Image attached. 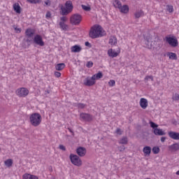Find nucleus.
<instances>
[{
	"instance_id": "dca6fc26",
	"label": "nucleus",
	"mask_w": 179,
	"mask_h": 179,
	"mask_svg": "<svg viewBox=\"0 0 179 179\" xmlns=\"http://www.w3.org/2000/svg\"><path fill=\"white\" fill-rule=\"evenodd\" d=\"M140 106L141 108L145 110L148 107V99L145 98H141L140 99Z\"/></svg>"
},
{
	"instance_id": "4d7b16f0",
	"label": "nucleus",
	"mask_w": 179,
	"mask_h": 179,
	"mask_svg": "<svg viewBox=\"0 0 179 179\" xmlns=\"http://www.w3.org/2000/svg\"><path fill=\"white\" fill-rule=\"evenodd\" d=\"M69 131L72 133V135H73V131H72V129H71V128H69Z\"/></svg>"
},
{
	"instance_id": "b1692460",
	"label": "nucleus",
	"mask_w": 179,
	"mask_h": 179,
	"mask_svg": "<svg viewBox=\"0 0 179 179\" xmlns=\"http://www.w3.org/2000/svg\"><path fill=\"white\" fill-rule=\"evenodd\" d=\"M108 55L112 58H115V57H118V53L117 52L113 51V49H110L108 51Z\"/></svg>"
},
{
	"instance_id": "473e14b6",
	"label": "nucleus",
	"mask_w": 179,
	"mask_h": 179,
	"mask_svg": "<svg viewBox=\"0 0 179 179\" xmlns=\"http://www.w3.org/2000/svg\"><path fill=\"white\" fill-rule=\"evenodd\" d=\"M167 55L169 57V59H177V54L176 53L169 52Z\"/></svg>"
},
{
	"instance_id": "c9c22d12",
	"label": "nucleus",
	"mask_w": 179,
	"mask_h": 179,
	"mask_svg": "<svg viewBox=\"0 0 179 179\" xmlns=\"http://www.w3.org/2000/svg\"><path fill=\"white\" fill-rule=\"evenodd\" d=\"M152 152L154 155H157L160 152V148L159 147H154L152 148Z\"/></svg>"
},
{
	"instance_id": "2eb2a0df",
	"label": "nucleus",
	"mask_w": 179,
	"mask_h": 179,
	"mask_svg": "<svg viewBox=\"0 0 179 179\" xmlns=\"http://www.w3.org/2000/svg\"><path fill=\"white\" fill-rule=\"evenodd\" d=\"M153 134L158 136H163L166 135V132H164L163 129L158 128L155 129V130H153Z\"/></svg>"
},
{
	"instance_id": "f257e3e1",
	"label": "nucleus",
	"mask_w": 179,
	"mask_h": 179,
	"mask_svg": "<svg viewBox=\"0 0 179 179\" xmlns=\"http://www.w3.org/2000/svg\"><path fill=\"white\" fill-rule=\"evenodd\" d=\"M41 121H43V117L38 113H32L29 116V122L32 127H39L41 124Z\"/></svg>"
},
{
	"instance_id": "a211bd4d",
	"label": "nucleus",
	"mask_w": 179,
	"mask_h": 179,
	"mask_svg": "<svg viewBox=\"0 0 179 179\" xmlns=\"http://www.w3.org/2000/svg\"><path fill=\"white\" fill-rule=\"evenodd\" d=\"M169 150H172L173 152H177V150H179V143H176L171 145H169Z\"/></svg>"
},
{
	"instance_id": "37998d69",
	"label": "nucleus",
	"mask_w": 179,
	"mask_h": 179,
	"mask_svg": "<svg viewBox=\"0 0 179 179\" xmlns=\"http://www.w3.org/2000/svg\"><path fill=\"white\" fill-rule=\"evenodd\" d=\"M86 66L87 68H92V66H93V62L92 61L87 62L86 64Z\"/></svg>"
},
{
	"instance_id": "7c9ffc66",
	"label": "nucleus",
	"mask_w": 179,
	"mask_h": 179,
	"mask_svg": "<svg viewBox=\"0 0 179 179\" xmlns=\"http://www.w3.org/2000/svg\"><path fill=\"white\" fill-rule=\"evenodd\" d=\"M113 6L115 8H118V9H120V8L122 6V4H121V1H120V0H115L113 2Z\"/></svg>"
},
{
	"instance_id": "2f4dec72",
	"label": "nucleus",
	"mask_w": 179,
	"mask_h": 179,
	"mask_svg": "<svg viewBox=\"0 0 179 179\" xmlns=\"http://www.w3.org/2000/svg\"><path fill=\"white\" fill-rule=\"evenodd\" d=\"M60 29L62 30L66 31L68 30V24H65L64 22H59Z\"/></svg>"
},
{
	"instance_id": "603ef678",
	"label": "nucleus",
	"mask_w": 179,
	"mask_h": 179,
	"mask_svg": "<svg viewBox=\"0 0 179 179\" xmlns=\"http://www.w3.org/2000/svg\"><path fill=\"white\" fill-rule=\"evenodd\" d=\"M60 20L62 21V22H66V20H67V19H66V17H62L61 18H60Z\"/></svg>"
},
{
	"instance_id": "423d86ee",
	"label": "nucleus",
	"mask_w": 179,
	"mask_h": 179,
	"mask_svg": "<svg viewBox=\"0 0 179 179\" xmlns=\"http://www.w3.org/2000/svg\"><path fill=\"white\" fill-rule=\"evenodd\" d=\"M163 47V41L159 38V37H155L153 40L152 48L155 50H160Z\"/></svg>"
},
{
	"instance_id": "13d9d810",
	"label": "nucleus",
	"mask_w": 179,
	"mask_h": 179,
	"mask_svg": "<svg viewBox=\"0 0 179 179\" xmlns=\"http://www.w3.org/2000/svg\"><path fill=\"white\" fill-rule=\"evenodd\" d=\"M45 92L48 93V94H50V90H46Z\"/></svg>"
},
{
	"instance_id": "ea45409f",
	"label": "nucleus",
	"mask_w": 179,
	"mask_h": 179,
	"mask_svg": "<svg viewBox=\"0 0 179 179\" xmlns=\"http://www.w3.org/2000/svg\"><path fill=\"white\" fill-rule=\"evenodd\" d=\"M149 79H150L152 80V82H153V76H147L145 78V83H148V80H149Z\"/></svg>"
},
{
	"instance_id": "5701e85b",
	"label": "nucleus",
	"mask_w": 179,
	"mask_h": 179,
	"mask_svg": "<svg viewBox=\"0 0 179 179\" xmlns=\"http://www.w3.org/2000/svg\"><path fill=\"white\" fill-rule=\"evenodd\" d=\"M61 10H62L61 15H62V16H65V15H69V13H71L66 8L64 7V6H61Z\"/></svg>"
},
{
	"instance_id": "6ab92c4d",
	"label": "nucleus",
	"mask_w": 179,
	"mask_h": 179,
	"mask_svg": "<svg viewBox=\"0 0 179 179\" xmlns=\"http://www.w3.org/2000/svg\"><path fill=\"white\" fill-rule=\"evenodd\" d=\"M22 179H38V177L30 173H25L23 175Z\"/></svg>"
},
{
	"instance_id": "9d476101",
	"label": "nucleus",
	"mask_w": 179,
	"mask_h": 179,
	"mask_svg": "<svg viewBox=\"0 0 179 179\" xmlns=\"http://www.w3.org/2000/svg\"><path fill=\"white\" fill-rule=\"evenodd\" d=\"M80 118L82 121H85V122L93 121V116L89 113H80Z\"/></svg>"
},
{
	"instance_id": "f704fd0d",
	"label": "nucleus",
	"mask_w": 179,
	"mask_h": 179,
	"mask_svg": "<svg viewBox=\"0 0 179 179\" xmlns=\"http://www.w3.org/2000/svg\"><path fill=\"white\" fill-rule=\"evenodd\" d=\"M150 125L151 128H152L153 131H155V129H157V128L159 127V125L153 122H150Z\"/></svg>"
},
{
	"instance_id": "c85d7f7f",
	"label": "nucleus",
	"mask_w": 179,
	"mask_h": 179,
	"mask_svg": "<svg viewBox=\"0 0 179 179\" xmlns=\"http://www.w3.org/2000/svg\"><path fill=\"white\" fill-rule=\"evenodd\" d=\"M13 9L15 12H16V13H21L20 6L19 5V3H14Z\"/></svg>"
},
{
	"instance_id": "393cba45",
	"label": "nucleus",
	"mask_w": 179,
	"mask_h": 179,
	"mask_svg": "<svg viewBox=\"0 0 179 179\" xmlns=\"http://www.w3.org/2000/svg\"><path fill=\"white\" fill-rule=\"evenodd\" d=\"M109 44H110V45H116L117 38L115 36H110L109 38Z\"/></svg>"
},
{
	"instance_id": "f03ea898",
	"label": "nucleus",
	"mask_w": 179,
	"mask_h": 179,
	"mask_svg": "<svg viewBox=\"0 0 179 179\" xmlns=\"http://www.w3.org/2000/svg\"><path fill=\"white\" fill-rule=\"evenodd\" d=\"M103 36V28L101 26H94L91 28L90 31V37L91 38H97V37H101Z\"/></svg>"
},
{
	"instance_id": "1a4fd4ad",
	"label": "nucleus",
	"mask_w": 179,
	"mask_h": 179,
	"mask_svg": "<svg viewBox=\"0 0 179 179\" xmlns=\"http://www.w3.org/2000/svg\"><path fill=\"white\" fill-rule=\"evenodd\" d=\"M96 76H92L90 78L87 77L84 80V85L85 86H93L96 83Z\"/></svg>"
},
{
	"instance_id": "0eeeda50",
	"label": "nucleus",
	"mask_w": 179,
	"mask_h": 179,
	"mask_svg": "<svg viewBox=\"0 0 179 179\" xmlns=\"http://www.w3.org/2000/svg\"><path fill=\"white\" fill-rule=\"evenodd\" d=\"M15 93L19 97H26L29 94V90L24 87L19 88L15 91Z\"/></svg>"
},
{
	"instance_id": "412c9836",
	"label": "nucleus",
	"mask_w": 179,
	"mask_h": 179,
	"mask_svg": "<svg viewBox=\"0 0 179 179\" xmlns=\"http://www.w3.org/2000/svg\"><path fill=\"white\" fill-rule=\"evenodd\" d=\"M71 52H80L82 51V48L80 45H75L71 48Z\"/></svg>"
},
{
	"instance_id": "20e7f679",
	"label": "nucleus",
	"mask_w": 179,
	"mask_h": 179,
	"mask_svg": "<svg viewBox=\"0 0 179 179\" xmlns=\"http://www.w3.org/2000/svg\"><path fill=\"white\" fill-rule=\"evenodd\" d=\"M166 41L171 45V47H178V40H177V38L176 36H166Z\"/></svg>"
},
{
	"instance_id": "c03bdc74",
	"label": "nucleus",
	"mask_w": 179,
	"mask_h": 179,
	"mask_svg": "<svg viewBox=\"0 0 179 179\" xmlns=\"http://www.w3.org/2000/svg\"><path fill=\"white\" fill-rule=\"evenodd\" d=\"M77 107L78 108H85V107H86V104H85V103H78Z\"/></svg>"
},
{
	"instance_id": "a18cd8bd",
	"label": "nucleus",
	"mask_w": 179,
	"mask_h": 179,
	"mask_svg": "<svg viewBox=\"0 0 179 179\" xmlns=\"http://www.w3.org/2000/svg\"><path fill=\"white\" fill-rule=\"evenodd\" d=\"M118 150L120 152H124L125 150V146L124 145H120L118 147Z\"/></svg>"
},
{
	"instance_id": "49530a36",
	"label": "nucleus",
	"mask_w": 179,
	"mask_h": 179,
	"mask_svg": "<svg viewBox=\"0 0 179 179\" xmlns=\"http://www.w3.org/2000/svg\"><path fill=\"white\" fill-rule=\"evenodd\" d=\"M59 149H60V150H63V152H65V150H66V148L64 145H59Z\"/></svg>"
},
{
	"instance_id": "8fccbe9b",
	"label": "nucleus",
	"mask_w": 179,
	"mask_h": 179,
	"mask_svg": "<svg viewBox=\"0 0 179 179\" xmlns=\"http://www.w3.org/2000/svg\"><path fill=\"white\" fill-rule=\"evenodd\" d=\"M55 76H56V78H61V73H59L58 71H55Z\"/></svg>"
},
{
	"instance_id": "79ce46f5",
	"label": "nucleus",
	"mask_w": 179,
	"mask_h": 179,
	"mask_svg": "<svg viewBox=\"0 0 179 179\" xmlns=\"http://www.w3.org/2000/svg\"><path fill=\"white\" fill-rule=\"evenodd\" d=\"M108 85L109 86H110L111 87L113 86H115V80H110L109 82H108Z\"/></svg>"
},
{
	"instance_id": "aec40b11",
	"label": "nucleus",
	"mask_w": 179,
	"mask_h": 179,
	"mask_svg": "<svg viewBox=\"0 0 179 179\" xmlns=\"http://www.w3.org/2000/svg\"><path fill=\"white\" fill-rule=\"evenodd\" d=\"M121 13H128L129 12V7L127 5H124L119 8Z\"/></svg>"
},
{
	"instance_id": "e433bc0d",
	"label": "nucleus",
	"mask_w": 179,
	"mask_h": 179,
	"mask_svg": "<svg viewBox=\"0 0 179 179\" xmlns=\"http://www.w3.org/2000/svg\"><path fill=\"white\" fill-rule=\"evenodd\" d=\"M81 6L83 10H86L87 12L90 11L92 9L90 6H87L82 5Z\"/></svg>"
},
{
	"instance_id": "4be33fe9",
	"label": "nucleus",
	"mask_w": 179,
	"mask_h": 179,
	"mask_svg": "<svg viewBox=\"0 0 179 179\" xmlns=\"http://www.w3.org/2000/svg\"><path fill=\"white\" fill-rule=\"evenodd\" d=\"M25 34L28 38H30L31 37H33V36H34V30L31 29H28L26 30Z\"/></svg>"
},
{
	"instance_id": "a19ab883",
	"label": "nucleus",
	"mask_w": 179,
	"mask_h": 179,
	"mask_svg": "<svg viewBox=\"0 0 179 179\" xmlns=\"http://www.w3.org/2000/svg\"><path fill=\"white\" fill-rule=\"evenodd\" d=\"M173 100H175L176 101H178L179 100V94H175L173 97H172Z\"/></svg>"
},
{
	"instance_id": "9b49d317",
	"label": "nucleus",
	"mask_w": 179,
	"mask_h": 179,
	"mask_svg": "<svg viewBox=\"0 0 179 179\" xmlns=\"http://www.w3.org/2000/svg\"><path fill=\"white\" fill-rule=\"evenodd\" d=\"M34 43L40 45L41 47H44V41H43V38L40 35H36L34 38Z\"/></svg>"
},
{
	"instance_id": "f3484780",
	"label": "nucleus",
	"mask_w": 179,
	"mask_h": 179,
	"mask_svg": "<svg viewBox=\"0 0 179 179\" xmlns=\"http://www.w3.org/2000/svg\"><path fill=\"white\" fill-rule=\"evenodd\" d=\"M143 152L145 156H150V153H152V148L149 146H145L143 148Z\"/></svg>"
},
{
	"instance_id": "7ed1b4c3",
	"label": "nucleus",
	"mask_w": 179,
	"mask_h": 179,
	"mask_svg": "<svg viewBox=\"0 0 179 179\" xmlns=\"http://www.w3.org/2000/svg\"><path fill=\"white\" fill-rule=\"evenodd\" d=\"M82 22V15L80 14H74L70 17V23L71 24H73L74 26H78V24H80Z\"/></svg>"
},
{
	"instance_id": "09e8293b",
	"label": "nucleus",
	"mask_w": 179,
	"mask_h": 179,
	"mask_svg": "<svg viewBox=\"0 0 179 179\" xmlns=\"http://www.w3.org/2000/svg\"><path fill=\"white\" fill-rule=\"evenodd\" d=\"M115 134H117V135H122V131H121V129H117Z\"/></svg>"
},
{
	"instance_id": "3c124183",
	"label": "nucleus",
	"mask_w": 179,
	"mask_h": 179,
	"mask_svg": "<svg viewBox=\"0 0 179 179\" xmlns=\"http://www.w3.org/2000/svg\"><path fill=\"white\" fill-rule=\"evenodd\" d=\"M13 28L15 29L16 33H20V31H22V29L20 28L15 27V26L13 27Z\"/></svg>"
},
{
	"instance_id": "72a5a7b5",
	"label": "nucleus",
	"mask_w": 179,
	"mask_h": 179,
	"mask_svg": "<svg viewBox=\"0 0 179 179\" xmlns=\"http://www.w3.org/2000/svg\"><path fill=\"white\" fill-rule=\"evenodd\" d=\"M93 76H95V80L96 79H101V78H103V73L99 72L98 73L93 75Z\"/></svg>"
},
{
	"instance_id": "6e6d98bb",
	"label": "nucleus",
	"mask_w": 179,
	"mask_h": 179,
	"mask_svg": "<svg viewBox=\"0 0 179 179\" xmlns=\"http://www.w3.org/2000/svg\"><path fill=\"white\" fill-rule=\"evenodd\" d=\"M85 45H86V47H90V43L89 42H85Z\"/></svg>"
},
{
	"instance_id": "5fc2aeb1",
	"label": "nucleus",
	"mask_w": 179,
	"mask_h": 179,
	"mask_svg": "<svg viewBox=\"0 0 179 179\" xmlns=\"http://www.w3.org/2000/svg\"><path fill=\"white\" fill-rule=\"evenodd\" d=\"M161 142H166V137H162L161 138Z\"/></svg>"
},
{
	"instance_id": "39448f33",
	"label": "nucleus",
	"mask_w": 179,
	"mask_h": 179,
	"mask_svg": "<svg viewBox=\"0 0 179 179\" xmlns=\"http://www.w3.org/2000/svg\"><path fill=\"white\" fill-rule=\"evenodd\" d=\"M70 159L71 162L74 166H82V161L80 160V158H79V156L76 155H70Z\"/></svg>"
},
{
	"instance_id": "c756f323",
	"label": "nucleus",
	"mask_w": 179,
	"mask_h": 179,
	"mask_svg": "<svg viewBox=\"0 0 179 179\" xmlns=\"http://www.w3.org/2000/svg\"><path fill=\"white\" fill-rule=\"evenodd\" d=\"M143 10H141L139 11H136L134 14L136 19H139V17H141V16H143Z\"/></svg>"
},
{
	"instance_id": "58836bf2",
	"label": "nucleus",
	"mask_w": 179,
	"mask_h": 179,
	"mask_svg": "<svg viewBox=\"0 0 179 179\" xmlns=\"http://www.w3.org/2000/svg\"><path fill=\"white\" fill-rule=\"evenodd\" d=\"M167 10L168 12H169L170 13L174 12V8L173 7V6H167Z\"/></svg>"
},
{
	"instance_id": "f8f14e48",
	"label": "nucleus",
	"mask_w": 179,
	"mask_h": 179,
	"mask_svg": "<svg viewBox=\"0 0 179 179\" xmlns=\"http://www.w3.org/2000/svg\"><path fill=\"white\" fill-rule=\"evenodd\" d=\"M168 135L171 139H173L174 141H179V133L176 131H169Z\"/></svg>"
},
{
	"instance_id": "cd10ccee",
	"label": "nucleus",
	"mask_w": 179,
	"mask_h": 179,
	"mask_svg": "<svg viewBox=\"0 0 179 179\" xmlns=\"http://www.w3.org/2000/svg\"><path fill=\"white\" fill-rule=\"evenodd\" d=\"M4 164L6 166V167H12L13 160L12 159H8L4 162Z\"/></svg>"
},
{
	"instance_id": "ddd939ff",
	"label": "nucleus",
	"mask_w": 179,
	"mask_h": 179,
	"mask_svg": "<svg viewBox=\"0 0 179 179\" xmlns=\"http://www.w3.org/2000/svg\"><path fill=\"white\" fill-rule=\"evenodd\" d=\"M76 152L78 155V156H80V157H83L86 155V148L83 147H79L76 150Z\"/></svg>"
},
{
	"instance_id": "6e6552de",
	"label": "nucleus",
	"mask_w": 179,
	"mask_h": 179,
	"mask_svg": "<svg viewBox=\"0 0 179 179\" xmlns=\"http://www.w3.org/2000/svg\"><path fill=\"white\" fill-rule=\"evenodd\" d=\"M144 40L146 48L152 50V48H153V41H152V36H150V35L144 36Z\"/></svg>"
},
{
	"instance_id": "4c0bfd02",
	"label": "nucleus",
	"mask_w": 179,
	"mask_h": 179,
	"mask_svg": "<svg viewBox=\"0 0 179 179\" xmlns=\"http://www.w3.org/2000/svg\"><path fill=\"white\" fill-rule=\"evenodd\" d=\"M29 3H40L41 0H27Z\"/></svg>"
},
{
	"instance_id": "4468645a",
	"label": "nucleus",
	"mask_w": 179,
	"mask_h": 179,
	"mask_svg": "<svg viewBox=\"0 0 179 179\" xmlns=\"http://www.w3.org/2000/svg\"><path fill=\"white\" fill-rule=\"evenodd\" d=\"M65 6L70 13L73 10V4H72V1L71 0L67 1L65 3Z\"/></svg>"
},
{
	"instance_id": "bf43d9fd",
	"label": "nucleus",
	"mask_w": 179,
	"mask_h": 179,
	"mask_svg": "<svg viewBox=\"0 0 179 179\" xmlns=\"http://www.w3.org/2000/svg\"><path fill=\"white\" fill-rule=\"evenodd\" d=\"M176 175L179 176V170L176 172Z\"/></svg>"
},
{
	"instance_id": "a878e982",
	"label": "nucleus",
	"mask_w": 179,
	"mask_h": 179,
	"mask_svg": "<svg viewBox=\"0 0 179 179\" xmlns=\"http://www.w3.org/2000/svg\"><path fill=\"white\" fill-rule=\"evenodd\" d=\"M120 145H128V137L124 136L119 141Z\"/></svg>"
},
{
	"instance_id": "bb28decb",
	"label": "nucleus",
	"mask_w": 179,
	"mask_h": 179,
	"mask_svg": "<svg viewBox=\"0 0 179 179\" xmlns=\"http://www.w3.org/2000/svg\"><path fill=\"white\" fill-rule=\"evenodd\" d=\"M65 68V64L59 63L55 66L56 71H62Z\"/></svg>"
},
{
	"instance_id": "864d4df0",
	"label": "nucleus",
	"mask_w": 179,
	"mask_h": 179,
	"mask_svg": "<svg viewBox=\"0 0 179 179\" xmlns=\"http://www.w3.org/2000/svg\"><path fill=\"white\" fill-rule=\"evenodd\" d=\"M46 17H51V13L50 11H48L46 13Z\"/></svg>"
},
{
	"instance_id": "de8ad7c7",
	"label": "nucleus",
	"mask_w": 179,
	"mask_h": 179,
	"mask_svg": "<svg viewBox=\"0 0 179 179\" xmlns=\"http://www.w3.org/2000/svg\"><path fill=\"white\" fill-rule=\"evenodd\" d=\"M45 5L46 6H51V1H50V0H46V1H45Z\"/></svg>"
}]
</instances>
